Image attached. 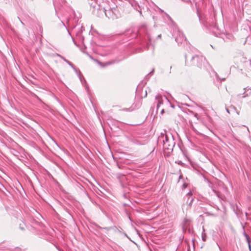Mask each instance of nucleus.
I'll use <instances>...</instances> for the list:
<instances>
[{
  "instance_id": "nucleus-3",
  "label": "nucleus",
  "mask_w": 251,
  "mask_h": 251,
  "mask_svg": "<svg viewBox=\"0 0 251 251\" xmlns=\"http://www.w3.org/2000/svg\"><path fill=\"white\" fill-rule=\"evenodd\" d=\"M160 113H161V114H163L164 113V109H161Z\"/></svg>"
},
{
  "instance_id": "nucleus-1",
  "label": "nucleus",
  "mask_w": 251,
  "mask_h": 251,
  "mask_svg": "<svg viewBox=\"0 0 251 251\" xmlns=\"http://www.w3.org/2000/svg\"><path fill=\"white\" fill-rule=\"evenodd\" d=\"M163 142V148L164 150H167L168 151V153L172 152L173 148L175 146V142L174 140L173 139H171V140H169L167 136L166 135L165 137V140H164Z\"/></svg>"
},
{
  "instance_id": "nucleus-4",
  "label": "nucleus",
  "mask_w": 251,
  "mask_h": 251,
  "mask_svg": "<svg viewBox=\"0 0 251 251\" xmlns=\"http://www.w3.org/2000/svg\"><path fill=\"white\" fill-rule=\"evenodd\" d=\"M249 248H250V251H251V246H250V243H249Z\"/></svg>"
},
{
  "instance_id": "nucleus-2",
  "label": "nucleus",
  "mask_w": 251,
  "mask_h": 251,
  "mask_svg": "<svg viewBox=\"0 0 251 251\" xmlns=\"http://www.w3.org/2000/svg\"><path fill=\"white\" fill-rule=\"evenodd\" d=\"M156 98L158 100L157 110H158L159 109L160 104L163 103V101L160 95H157Z\"/></svg>"
},
{
  "instance_id": "nucleus-5",
  "label": "nucleus",
  "mask_w": 251,
  "mask_h": 251,
  "mask_svg": "<svg viewBox=\"0 0 251 251\" xmlns=\"http://www.w3.org/2000/svg\"><path fill=\"white\" fill-rule=\"evenodd\" d=\"M184 188H185L186 187V186L185 185H184Z\"/></svg>"
}]
</instances>
